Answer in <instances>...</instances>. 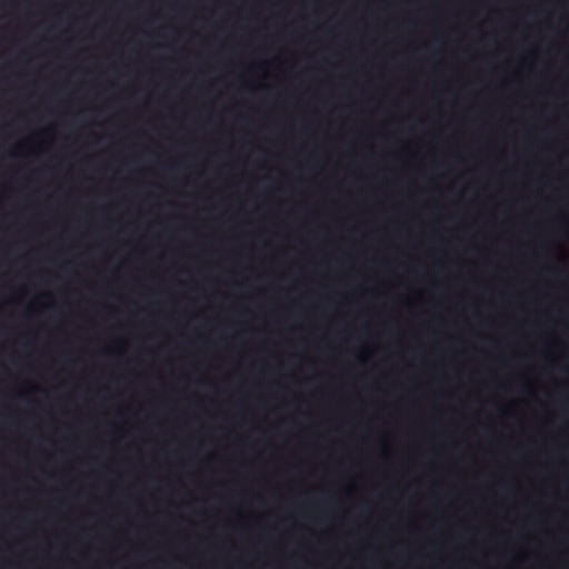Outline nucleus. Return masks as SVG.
Instances as JSON below:
<instances>
[{"label": "nucleus", "mask_w": 569, "mask_h": 569, "mask_svg": "<svg viewBox=\"0 0 569 569\" xmlns=\"http://www.w3.org/2000/svg\"><path fill=\"white\" fill-rule=\"evenodd\" d=\"M335 505V500L332 498H311V499H303L301 501V506L306 508H312V509H325L332 507Z\"/></svg>", "instance_id": "obj_1"}]
</instances>
